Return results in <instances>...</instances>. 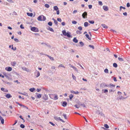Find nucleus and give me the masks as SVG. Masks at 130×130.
<instances>
[{"instance_id":"obj_62","label":"nucleus","mask_w":130,"mask_h":130,"mask_svg":"<svg viewBox=\"0 0 130 130\" xmlns=\"http://www.w3.org/2000/svg\"><path fill=\"white\" fill-rule=\"evenodd\" d=\"M56 12H57V14L58 15L59 14V9L57 10H56Z\"/></svg>"},{"instance_id":"obj_64","label":"nucleus","mask_w":130,"mask_h":130,"mask_svg":"<svg viewBox=\"0 0 130 130\" xmlns=\"http://www.w3.org/2000/svg\"><path fill=\"white\" fill-rule=\"evenodd\" d=\"M77 10H74V11H73V14H75V13H77Z\"/></svg>"},{"instance_id":"obj_48","label":"nucleus","mask_w":130,"mask_h":130,"mask_svg":"<svg viewBox=\"0 0 130 130\" xmlns=\"http://www.w3.org/2000/svg\"><path fill=\"white\" fill-rule=\"evenodd\" d=\"M20 127L22 128H24L25 127V125L23 124H21L20 125Z\"/></svg>"},{"instance_id":"obj_35","label":"nucleus","mask_w":130,"mask_h":130,"mask_svg":"<svg viewBox=\"0 0 130 130\" xmlns=\"http://www.w3.org/2000/svg\"><path fill=\"white\" fill-rule=\"evenodd\" d=\"M73 95L71 94L69 95V98L71 100V99L73 98Z\"/></svg>"},{"instance_id":"obj_21","label":"nucleus","mask_w":130,"mask_h":130,"mask_svg":"<svg viewBox=\"0 0 130 130\" xmlns=\"http://www.w3.org/2000/svg\"><path fill=\"white\" fill-rule=\"evenodd\" d=\"M27 15L31 17L33 15V13H27Z\"/></svg>"},{"instance_id":"obj_52","label":"nucleus","mask_w":130,"mask_h":130,"mask_svg":"<svg viewBox=\"0 0 130 130\" xmlns=\"http://www.w3.org/2000/svg\"><path fill=\"white\" fill-rule=\"evenodd\" d=\"M79 43L82 46H83L84 44V43L82 42H79Z\"/></svg>"},{"instance_id":"obj_60","label":"nucleus","mask_w":130,"mask_h":130,"mask_svg":"<svg viewBox=\"0 0 130 130\" xmlns=\"http://www.w3.org/2000/svg\"><path fill=\"white\" fill-rule=\"evenodd\" d=\"M74 106L76 108H78L79 107V106H78L77 105H74Z\"/></svg>"},{"instance_id":"obj_2","label":"nucleus","mask_w":130,"mask_h":130,"mask_svg":"<svg viewBox=\"0 0 130 130\" xmlns=\"http://www.w3.org/2000/svg\"><path fill=\"white\" fill-rule=\"evenodd\" d=\"M50 97L51 98L53 99V97H54V99L55 100H57L58 99V96L57 95L53 94H50L49 95Z\"/></svg>"},{"instance_id":"obj_4","label":"nucleus","mask_w":130,"mask_h":130,"mask_svg":"<svg viewBox=\"0 0 130 130\" xmlns=\"http://www.w3.org/2000/svg\"><path fill=\"white\" fill-rule=\"evenodd\" d=\"M12 69V68L10 67H6L5 68V70L9 72L11 71Z\"/></svg>"},{"instance_id":"obj_16","label":"nucleus","mask_w":130,"mask_h":130,"mask_svg":"<svg viewBox=\"0 0 130 130\" xmlns=\"http://www.w3.org/2000/svg\"><path fill=\"white\" fill-rule=\"evenodd\" d=\"M46 55L51 60H53V61L54 60V58L53 57H51V56L48 55Z\"/></svg>"},{"instance_id":"obj_41","label":"nucleus","mask_w":130,"mask_h":130,"mask_svg":"<svg viewBox=\"0 0 130 130\" xmlns=\"http://www.w3.org/2000/svg\"><path fill=\"white\" fill-rule=\"evenodd\" d=\"M63 116L64 117V118L66 119H67V115L65 114H63Z\"/></svg>"},{"instance_id":"obj_5","label":"nucleus","mask_w":130,"mask_h":130,"mask_svg":"<svg viewBox=\"0 0 130 130\" xmlns=\"http://www.w3.org/2000/svg\"><path fill=\"white\" fill-rule=\"evenodd\" d=\"M127 97L124 98L122 96H120L117 98V99L123 100L125 99Z\"/></svg>"},{"instance_id":"obj_19","label":"nucleus","mask_w":130,"mask_h":130,"mask_svg":"<svg viewBox=\"0 0 130 130\" xmlns=\"http://www.w3.org/2000/svg\"><path fill=\"white\" fill-rule=\"evenodd\" d=\"M104 28H108L107 26L105 24H102L101 25Z\"/></svg>"},{"instance_id":"obj_37","label":"nucleus","mask_w":130,"mask_h":130,"mask_svg":"<svg viewBox=\"0 0 130 130\" xmlns=\"http://www.w3.org/2000/svg\"><path fill=\"white\" fill-rule=\"evenodd\" d=\"M54 118L56 121H58V117L57 116L54 117Z\"/></svg>"},{"instance_id":"obj_54","label":"nucleus","mask_w":130,"mask_h":130,"mask_svg":"<svg viewBox=\"0 0 130 130\" xmlns=\"http://www.w3.org/2000/svg\"><path fill=\"white\" fill-rule=\"evenodd\" d=\"M126 6L127 7H129L130 6V5L129 3H128L127 4Z\"/></svg>"},{"instance_id":"obj_56","label":"nucleus","mask_w":130,"mask_h":130,"mask_svg":"<svg viewBox=\"0 0 130 130\" xmlns=\"http://www.w3.org/2000/svg\"><path fill=\"white\" fill-rule=\"evenodd\" d=\"M20 27L22 29H23L24 28V27L23 26V25L22 24H21L20 25Z\"/></svg>"},{"instance_id":"obj_26","label":"nucleus","mask_w":130,"mask_h":130,"mask_svg":"<svg viewBox=\"0 0 130 130\" xmlns=\"http://www.w3.org/2000/svg\"><path fill=\"white\" fill-rule=\"evenodd\" d=\"M63 67L64 68H65V67L64 66V65L62 64H59V65L58 66V67Z\"/></svg>"},{"instance_id":"obj_61","label":"nucleus","mask_w":130,"mask_h":130,"mask_svg":"<svg viewBox=\"0 0 130 130\" xmlns=\"http://www.w3.org/2000/svg\"><path fill=\"white\" fill-rule=\"evenodd\" d=\"M22 107L23 108H26L27 109H28V108L26 106H24V105H22Z\"/></svg>"},{"instance_id":"obj_30","label":"nucleus","mask_w":130,"mask_h":130,"mask_svg":"<svg viewBox=\"0 0 130 130\" xmlns=\"http://www.w3.org/2000/svg\"><path fill=\"white\" fill-rule=\"evenodd\" d=\"M122 8V9H124V10L125 9V7H123L122 6H121L120 7V11H121V9Z\"/></svg>"},{"instance_id":"obj_36","label":"nucleus","mask_w":130,"mask_h":130,"mask_svg":"<svg viewBox=\"0 0 130 130\" xmlns=\"http://www.w3.org/2000/svg\"><path fill=\"white\" fill-rule=\"evenodd\" d=\"M44 6H45L47 8H48L50 7L49 5L47 4H45Z\"/></svg>"},{"instance_id":"obj_20","label":"nucleus","mask_w":130,"mask_h":130,"mask_svg":"<svg viewBox=\"0 0 130 130\" xmlns=\"http://www.w3.org/2000/svg\"><path fill=\"white\" fill-rule=\"evenodd\" d=\"M42 16H39L37 18L38 20L39 21H42Z\"/></svg>"},{"instance_id":"obj_47","label":"nucleus","mask_w":130,"mask_h":130,"mask_svg":"<svg viewBox=\"0 0 130 130\" xmlns=\"http://www.w3.org/2000/svg\"><path fill=\"white\" fill-rule=\"evenodd\" d=\"M76 33L77 34H81L82 33V32L77 30L76 31Z\"/></svg>"},{"instance_id":"obj_42","label":"nucleus","mask_w":130,"mask_h":130,"mask_svg":"<svg viewBox=\"0 0 130 130\" xmlns=\"http://www.w3.org/2000/svg\"><path fill=\"white\" fill-rule=\"evenodd\" d=\"M1 123L2 124H4V119L3 118L2 119H1Z\"/></svg>"},{"instance_id":"obj_46","label":"nucleus","mask_w":130,"mask_h":130,"mask_svg":"<svg viewBox=\"0 0 130 130\" xmlns=\"http://www.w3.org/2000/svg\"><path fill=\"white\" fill-rule=\"evenodd\" d=\"M103 92L104 93H105L106 92H107L108 91V90L107 89H105L104 90H103Z\"/></svg>"},{"instance_id":"obj_32","label":"nucleus","mask_w":130,"mask_h":130,"mask_svg":"<svg viewBox=\"0 0 130 130\" xmlns=\"http://www.w3.org/2000/svg\"><path fill=\"white\" fill-rule=\"evenodd\" d=\"M113 66L116 68L117 67V65L116 63H114L113 64Z\"/></svg>"},{"instance_id":"obj_53","label":"nucleus","mask_w":130,"mask_h":130,"mask_svg":"<svg viewBox=\"0 0 130 130\" xmlns=\"http://www.w3.org/2000/svg\"><path fill=\"white\" fill-rule=\"evenodd\" d=\"M54 22L55 24L56 25H57V21L56 20H55V21H54Z\"/></svg>"},{"instance_id":"obj_43","label":"nucleus","mask_w":130,"mask_h":130,"mask_svg":"<svg viewBox=\"0 0 130 130\" xmlns=\"http://www.w3.org/2000/svg\"><path fill=\"white\" fill-rule=\"evenodd\" d=\"M89 46L90 47L92 48L93 49H94V47L93 45H89Z\"/></svg>"},{"instance_id":"obj_33","label":"nucleus","mask_w":130,"mask_h":130,"mask_svg":"<svg viewBox=\"0 0 130 130\" xmlns=\"http://www.w3.org/2000/svg\"><path fill=\"white\" fill-rule=\"evenodd\" d=\"M104 126L107 128H109V126L106 124H105L104 125Z\"/></svg>"},{"instance_id":"obj_7","label":"nucleus","mask_w":130,"mask_h":130,"mask_svg":"<svg viewBox=\"0 0 130 130\" xmlns=\"http://www.w3.org/2000/svg\"><path fill=\"white\" fill-rule=\"evenodd\" d=\"M87 12H85L83 13L82 15V16L84 18H86L85 17H86L87 16Z\"/></svg>"},{"instance_id":"obj_57","label":"nucleus","mask_w":130,"mask_h":130,"mask_svg":"<svg viewBox=\"0 0 130 130\" xmlns=\"http://www.w3.org/2000/svg\"><path fill=\"white\" fill-rule=\"evenodd\" d=\"M14 40L17 42H19V40L15 38L14 39Z\"/></svg>"},{"instance_id":"obj_31","label":"nucleus","mask_w":130,"mask_h":130,"mask_svg":"<svg viewBox=\"0 0 130 130\" xmlns=\"http://www.w3.org/2000/svg\"><path fill=\"white\" fill-rule=\"evenodd\" d=\"M88 22L89 23H90L91 24H94V21H91L89 20L88 21Z\"/></svg>"},{"instance_id":"obj_1","label":"nucleus","mask_w":130,"mask_h":130,"mask_svg":"<svg viewBox=\"0 0 130 130\" xmlns=\"http://www.w3.org/2000/svg\"><path fill=\"white\" fill-rule=\"evenodd\" d=\"M62 33L64 36H67L68 37L70 38L71 37L70 35L71 33L69 32H67L65 30H63L62 31Z\"/></svg>"},{"instance_id":"obj_40","label":"nucleus","mask_w":130,"mask_h":130,"mask_svg":"<svg viewBox=\"0 0 130 130\" xmlns=\"http://www.w3.org/2000/svg\"><path fill=\"white\" fill-rule=\"evenodd\" d=\"M48 24L50 26H51L52 25V23L51 22H48Z\"/></svg>"},{"instance_id":"obj_25","label":"nucleus","mask_w":130,"mask_h":130,"mask_svg":"<svg viewBox=\"0 0 130 130\" xmlns=\"http://www.w3.org/2000/svg\"><path fill=\"white\" fill-rule=\"evenodd\" d=\"M16 62L15 61H14L11 63V64L12 66H14L16 64Z\"/></svg>"},{"instance_id":"obj_39","label":"nucleus","mask_w":130,"mask_h":130,"mask_svg":"<svg viewBox=\"0 0 130 130\" xmlns=\"http://www.w3.org/2000/svg\"><path fill=\"white\" fill-rule=\"evenodd\" d=\"M42 16L43 17V20L42 21H44L46 19L45 17L43 15H42Z\"/></svg>"},{"instance_id":"obj_23","label":"nucleus","mask_w":130,"mask_h":130,"mask_svg":"<svg viewBox=\"0 0 130 130\" xmlns=\"http://www.w3.org/2000/svg\"><path fill=\"white\" fill-rule=\"evenodd\" d=\"M53 8L54 10H55L56 11L59 9L58 7L56 6H54Z\"/></svg>"},{"instance_id":"obj_6","label":"nucleus","mask_w":130,"mask_h":130,"mask_svg":"<svg viewBox=\"0 0 130 130\" xmlns=\"http://www.w3.org/2000/svg\"><path fill=\"white\" fill-rule=\"evenodd\" d=\"M103 9L105 11H107L108 10V7L106 6H103Z\"/></svg>"},{"instance_id":"obj_22","label":"nucleus","mask_w":130,"mask_h":130,"mask_svg":"<svg viewBox=\"0 0 130 130\" xmlns=\"http://www.w3.org/2000/svg\"><path fill=\"white\" fill-rule=\"evenodd\" d=\"M35 90V89L34 88H30L29 89V90L31 92H33Z\"/></svg>"},{"instance_id":"obj_18","label":"nucleus","mask_w":130,"mask_h":130,"mask_svg":"<svg viewBox=\"0 0 130 130\" xmlns=\"http://www.w3.org/2000/svg\"><path fill=\"white\" fill-rule=\"evenodd\" d=\"M67 105V103L66 102H63L62 104V106L64 107H65Z\"/></svg>"},{"instance_id":"obj_55","label":"nucleus","mask_w":130,"mask_h":130,"mask_svg":"<svg viewBox=\"0 0 130 130\" xmlns=\"http://www.w3.org/2000/svg\"><path fill=\"white\" fill-rule=\"evenodd\" d=\"M88 7L89 9H91L92 7V6L91 5H88Z\"/></svg>"},{"instance_id":"obj_44","label":"nucleus","mask_w":130,"mask_h":130,"mask_svg":"<svg viewBox=\"0 0 130 130\" xmlns=\"http://www.w3.org/2000/svg\"><path fill=\"white\" fill-rule=\"evenodd\" d=\"M99 5H100L101 6L103 5V3L101 1H99Z\"/></svg>"},{"instance_id":"obj_15","label":"nucleus","mask_w":130,"mask_h":130,"mask_svg":"<svg viewBox=\"0 0 130 130\" xmlns=\"http://www.w3.org/2000/svg\"><path fill=\"white\" fill-rule=\"evenodd\" d=\"M71 92L72 93H74L76 94H77L79 93V92L78 91L75 92L73 90H71Z\"/></svg>"},{"instance_id":"obj_49","label":"nucleus","mask_w":130,"mask_h":130,"mask_svg":"<svg viewBox=\"0 0 130 130\" xmlns=\"http://www.w3.org/2000/svg\"><path fill=\"white\" fill-rule=\"evenodd\" d=\"M59 120L60 121H62V122H64V121H63V120H62V119H61L60 117H58V120Z\"/></svg>"},{"instance_id":"obj_11","label":"nucleus","mask_w":130,"mask_h":130,"mask_svg":"<svg viewBox=\"0 0 130 130\" xmlns=\"http://www.w3.org/2000/svg\"><path fill=\"white\" fill-rule=\"evenodd\" d=\"M6 97L7 98H9L12 97V96L10 94H7L6 95Z\"/></svg>"},{"instance_id":"obj_24","label":"nucleus","mask_w":130,"mask_h":130,"mask_svg":"<svg viewBox=\"0 0 130 130\" xmlns=\"http://www.w3.org/2000/svg\"><path fill=\"white\" fill-rule=\"evenodd\" d=\"M85 35L86 36V37L87 38H88L89 40H91V38L89 37L88 35V34H86Z\"/></svg>"},{"instance_id":"obj_45","label":"nucleus","mask_w":130,"mask_h":130,"mask_svg":"<svg viewBox=\"0 0 130 130\" xmlns=\"http://www.w3.org/2000/svg\"><path fill=\"white\" fill-rule=\"evenodd\" d=\"M72 23L73 24H76L77 23V22L76 21H72Z\"/></svg>"},{"instance_id":"obj_8","label":"nucleus","mask_w":130,"mask_h":130,"mask_svg":"<svg viewBox=\"0 0 130 130\" xmlns=\"http://www.w3.org/2000/svg\"><path fill=\"white\" fill-rule=\"evenodd\" d=\"M43 99L45 100H48V96L46 94H45L43 97Z\"/></svg>"},{"instance_id":"obj_51","label":"nucleus","mask_w":130,"mask_h":130,"mask_svg":"<svg viewBox=\"0 0 130 130\" xmlns=\"http://www.w3.org/2000/svg\"><path fill=\"white\" fill-rule=\"evenodd\" d=\"M57 20L58 21L60 22H61L62 21V20L60 18H59L57 19Z\"/></svg>"},{"instance_id":"obj_13","label":"nucleus","mask_w":130,"mask_h":130,"mask_svg":"<svg viewBox=\"0 0 130 130\" xmlns=\"http://www.w3.org/2000/svg\"><path fill=\"white\" fill-rule=\"evenodd\" d=\"M36 72L37 73V74L36 76V77H37L40 76V73L37 70H36Z\"/></svg>"},{"instance_id":"obj_58","label":"nucleus","mask_w":130,"mask_h":130,"mask_svg":"<svg viewBox=\"0 0 130 130\" xmlns=\"http://www.w3.org/2000/svg\"><path fill=\"white\" fill-rule=\"evenodd\" d=\"M11 49L12 50H13L14 51H15L16 50V47H14V48H13V47H12L11 48Z\"/></svg>"},{"instance_id":"obj_9","label":"nucleus","mask_w":130,"mask_h":130,"mask_svg":"<svg viewBox=\"0 0 130 130\" xmlns=\"http://www.w3.org/2000/svg\"><path fill=\"white\" fill-rule=\"evenodd\" d=\"M36 94L37 95V98H40L41 97V94H39L37 93H36Z\"/></svg>"},{"instance_id":"obj_63","label":"nucleus","mask_w":130,"mask_h":130,"mask_svg":"<svg viewBox=\"0 0 130 130\" xmlns=\"http://www.w3.org/2000/svg\"><path fill=\"white\" fill-rule=\"evenodd\" d=\"M99 114L100 115L102 116H104V115L102 112L99 113Z\"/></svg>"},{"instance_id":"obj_10","label":"nucleus","mask_w":130,"mask_h":130,"mask_svg":"<svg viewBox=\"0 0 130 130\" xmlns=\"http://www.w3.org/2000/svg\"><path fill=\"white\" fill-rule=\"evenodd\" d=\"M47 29L48 30H49L53 32H54V31L53 28H51L50 27H48L47 28Z\"/></svg>"},{"instance_id":"obj_38","label":"nucleus","mask_w":130,"mask_h":130,"mask_svg":"<svg viewBox=\"0 0 130 130\" xmlns=\"http://www.w3.org/2000/svg\"><path fill=\"white\" fill-rule=\"evenodd\" d=\"M72 76L73 79L74 80H75L76 79V77L73 75V74H72Z\"/></svg>"},{"instance_id":"obj_29","label":"nucleus","mask_w":130,"mask_h":130,"mask_svg":"<svg viewBox=\"0 0 130 130\" xmlns=\"http://www.w3.org/2000/svg\"><path fill=\"white\" fill-rule=\"evenodd\" d=\"M88 25V23L87 22H85L84 23V26L85 27H87Z\"/></svg>"},{"instance_id":"obj_12","label":"nucleus","mask_w":130,"mask_h":130,"mask_svg":"<svg viewBox=\"0 0 130 130\" xmlns=\"http://www.w3.org/2000/svg\"><path fill=\"white\" fill-rule=\"evenodd\" d=\"M22 69L23 70L26 71L27 72H29V70L27 68L25 67H22Z\"/></svg>"},{"instance_id":"obj_17","label":"nucleus","mask_w":130,"mask_h":130,"mask_svg":"<svg viewBox=\"0 0 130 130\" xmlns=\"http://www.w3.org/2000/svg\"><path fill=\"white\" fill-rule=\"evenodd\" d=\"M73 41L74 42H75V43H77L78 42V41L76 37H75L74 38L73 40Z\"/></svg>"},{"instance_id":"obj_28","label":"nucleus","mask_w":130,"mask_h":130,"mask_svg":"<svg viewBox=\"0 0 130 130\" xmlns=\"http://www.w3.org/2000/svg\"><path fill=\"white\" fill-rule=\"evenodd\" d=\"M104 72L106 73H108V70L107 69H106L104 70Z\"/></svg>"},{"instance_id":"obj_14","label":"nucleus","mask_w":130,"mask_h":130,"mask_svg":"<svg viewBox=\"0 0 130 130\" xmlns=\"http://www.w3.org/2000/svg\"><path fill=\"white\" fill-rule=\"evenodd\" d=\"M1 90L2 91H3L5 92H7L8 91V90L7 89H5L4 88H1Z\"/></svg>"},{"instance_id":"obj_34","label":"nucleus","mask_w":130,"mask_h":130,"mask_svg":"<svg viewBox=\"0 0 130 130\" xmlns=\"http://www.w3.org/2000/svg\"><path fill=\"white\" fill-rule=\"evenodd\" d=\"M118 59L120 61H124L123 59L121 58H118Z\"/></svg>"},{"instance_id":"obj_27","label":"nucleus","mask_w":130,"mask_h":130,"mask_svg":"<svg viewBox=\"0 0 130 130\" xmlns=\"http://www.w3.org/2000/svg\"><path fill=\"white\" fill-rule=\"evenodd\" d=\"M73 68L74 69V70L76 72H78V70L77 69V68L74 66L73 67Z\"/></svg>"},{"instance_id":"obj_59","label":"nucleus","mask_w":130,"mask_h":130,"mask_svg":"<svg viewBox=\"0 0 130 130\" xmlns=\"http://www.w3.org/2000/svg\"><path fill=\"white\" fill-rule=\"evenodd\" d=\"M41 90V89H37L36 90V91L38 92H39Z\"/></svg>"},{"instance_id":"obj_3","label":"nucleus","mask_w":130,"mask_h":130,"mask_svg":"<svg viewBox=\"0 0 130 130\" xmlns=\"http://www.w3.org/2000/svg\"><path fill=\"white\" fill-rule=\"evenodd\" d=\"M31 31L35 32H38L39 31V30L38 28L35 27H31Z\"/></svg>"},{"instance_id":"obj_50","label":"nucleus","mask_w":130,"mask_h":130,"mask_svg":"<svg viewBox=\"0 0 130 130\" xmlns=\"http://www.w3.org/2000/svg\"><path fill=\"white\" fill-rule=\"evenodd\" d=\"M78 29L80 30H82V27L81 26L79 27L78 28Z\"/></svg>"}]
</instances>
